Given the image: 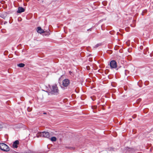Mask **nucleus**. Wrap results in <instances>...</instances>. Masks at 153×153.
<instances>
[{"label":"nucleus","instance_id":"17","mask_svg":"<svg viewBox=\"0 0 153 153\" xmlns=\"http://www.w3.org/2000/svg\"><path fill=\"white\" fill-rule=\"evenodd\" d=\"M88 31H91V28H90L88 29L87 30Z\"/></svg>","mask_w":153,"mask_h":153},{"label":"nucleus","instance_id":"4","mask_svg":"<svg viewBox=\"0 0 153 153\" xmlns=\"http://www.w3.org/2000/svg\"><path fill=\"white\" fill-rule=\"evenodd\" d=\"M70 80L68 79H65L62 81V85L63 87H62V88L65 89L67 88V87L70 84Z\"/></svg>","mask_w":153,"mask_h":153},{"label":"nucleus","instance_id":"12","mask_svg":"<svg viewBox=\"0 0 153 153\" xmlns=\"http://www.w3.org/2000/svg\"><path fill=\"white\" fill-rule=\"evenodd\" d=\"M27 110L28 112H30L32 111V108L30 107H28L27 108Z\"/></svg>","mask_w":153,"mask_h":153},{"label":"nucleus","instance_id":"20","mask_svg":"<svg viewBox=\"0 0 153 153\" xmlns=\"http://www.w3.org/2000/svg\"><path fill=\"white\" fill-rule=\"evenodd\" d=\"M2 17V18H4V17H3V16H2V17Z\"/></svg>","mask_w":153,"mask_h":153},{"label":"nucleus","instance_id":"9","mask_svg":"<svg viewBox=\"0 0 153 153\" xmlns=\"http://www.w3.org/2000/svg\"><path fill=\"white\" fill-rule=\"evenodd\" d=\"M17 66L19 67L22 68L24 67L25 65L23 63H22L18 64Z\"/></svg>","mask_w":153,"mask_h":153},{"label":"nucleus","instance_id":"11","mask_svg":"<svg viewBox=\"0 0 153 153\" xmlns=\"http://www.w3.org/2000/svg\"><path fill=\"white\" fill-rule=\"evenodd\" d=\"M101 45V43H100L97 44L94 47V48H97Z\"/></svg>","mask_w":153,"mask_h":153},{"label":"nucleus","instance_id":"13","mask_svg":"<svg viewBox=\"0 0 153 153\" xmlns=\"http://www.w3.org/2000/svg\"><path fill=\"white\" fill-rule=\"evenodd\" d=\"M10 153H17V152L14 150H11L10 152Z\"/></svg>","mask_w":153,"mask_h":153},{"label":"nucleus","instance_id":"14","mask_svg":"<svg viewBox=\"0 0 153 153\" xmlns=\"http://www.w3.org/2000/svg\"><path fill=\"white\" fill-rule=\"evenodd\" d=\"M136 115H134L132 116V117L133 118H135L136 117Z\"/></svg>","mask_w":153,"mask_h":153},{"label":"nucleus","instance_id":"5","mask_svg":"<svg viewBox=\"0 0 153 153\" xmlns=\"http://www.w3.org/2000/svg\"><path fill=\"white\" fill-rule=\"evenodd\" d=\"M110 65L111 68H115L117 67V64L115 60H112L110 63Z\"/></svg>","mask_w":153,"mask_h":153},{"label":"nucleus","instance_id":"10","mask_svg":"<svg viewBox=\"0 0 153 153\" xmlns=\"http://www.w3.org/2000/svg\"><path fill=\"white\" fill-rule=\"evenodd\" d=\"M51 140L53 141H55L56 140V138L55 137H53L51 138Z\"/></svg>","mask_w":153,"mask_h":153},{"label":"nucleus","instance_id":"16","mask_svg":"<svg viewBox=\"0 0 153 153\" xmlns=\"http://www.w3.org/2000/svg\"><path fill=\"white\" fill-rule=\"evenodd\" d=\"M69 73L70 75H72V72H71V71H69Z\"/></svg>","mask_w":153,"mask_h":153},{"label":"nucleus","instance_id":"2","mask_svg":"<svg viewBox=\"0 0 153 153\" xmlns=\"http://www.w3.org/2000/svg\"><path fill=\"white\" fill-rule=\"evenodd\" d=\"M36 137H42L49 138L50 137V135L48 132H39L36 134Z\"/></svg>","mask_w":153,"mask_h":153},{"label":"nucleus","instance_id":"7","mask_svg":"<svg viewBox=\"0 0 153 153\" xmlns=\"http://www.w3.org/2000/svg\"><path fill=\"white\" fill-rule=\"evenodd\" d=\"M25 9L22 7H19L18 8V10L17 12V13H20L25 11Z\"/></svg>","mask_w":153,"mask_h":153},{"label":"nucleus","instance_id":"8","mask_svg":"<svg viewBox=\"0 0 153 153\" xmlns=\"http://www.w3.org/2000/svg\"><path fill=\"white\" fill-rule=\"evenodd\" d=\"M37 32L40 33H43L45 32L40 27H37Z\"/></svg>","mask_w":153,"mask_h":153},{"label":"nucleus","instance_id":"19","mask_svg":"<svg viewBox=\"0 0 153 153\" xmlns=\"http://www.w3.org/2000/svg\"><path fill=\"white\" fill-rule=\"evenodd\" d=\"M43 114H46V113L45 112H44V113H43Z\"/></svg>","mask_w":153,"mask_h":153},{"label":"nucleus","instance_id":"3","mask_svg":"<svg viewBox=\"0 0 153 153\" xmlns=\"http://www.w3.org/2000/svg\"><path fill=\"white\" fill-rule=\"evenodd\" d=\"M0 149L4 152H8L10 150V148L6 144L0 143Z\"/></svg>","mask_w":153,"mask_h":153},{"label":"nucleus","instance_id":"15","mask_svg":"<svg viewBox=\"0 0 153 153\" xmlns=\"http://www.w3.org/2000/svg\"><path fill=\"white\" fill-rule=\"evenodd\" d=\"M3 128V126L2 125L0 124V129L2 128Z\"/></svg>","mask_w":153,"mask_h":153},{"label":"nucleus","instance_id":"18","mask_svg":"<svg viewBox=\"0 0 153 153\" xmlns=\"http://www.w3.org/2000/svg\"><path fill=\"white\" fill-rule=\"evenodd\" d=\"M131 120H132V119H131V118H130V119H129V120H130V121Z\"/></svg>","mask_w":153,"mask_h":153},{"label":"nucleus","instance_id":"6","mask_svg":"<svg viewBox=\"0 0 153 153\" xmlns=\"http://www.w3.org/2000/svg\"><path fill=\"white\" fill-rule=\"evenodd\" d=\"M19 144V141L18 140H16L13 143V148H17L18 147V145Z\"/></svg>","mask_w":153,"mask_h":153},{"label":"nucleus","instance_id":"1","mask_svg":"<svg viewBox=\"0 0 153 153\" xmlns=\"http://www.w3.org/2000/svg\"><path fill=\"white\" fill-rule=\"evenodd\" d=\"M51 90V93L52 94L57 95L59 94V90L56 85H54L50 87Z\"/></svg>","mask_w":153,"mask_h":153}]
</instances>
